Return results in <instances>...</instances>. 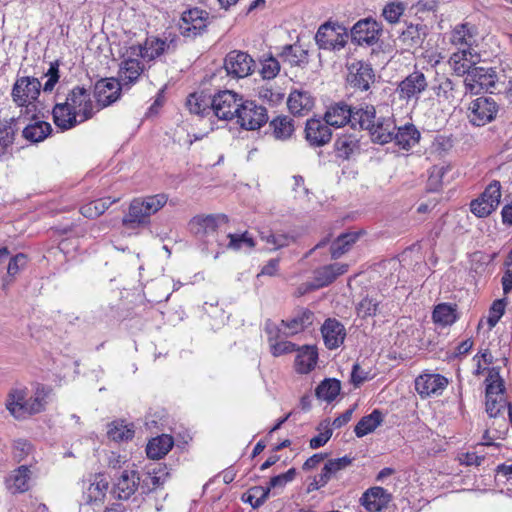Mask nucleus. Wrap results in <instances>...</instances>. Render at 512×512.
I'll return each instance as SVG.
<instances>
[{
    "instance_id": "3c124183",
    "label": "nucleus",
    "mask_w": 512,
    "mask_h": 512,
    "mask_svg": "<svg viewBox=\"0 0 512 512\" xmlns=\"http://www.w3.org/2000/svg\"><path fill=\"white\" fill-rule=\"evenodd\" d=\"M261 239L269 245L270 250H278L289 246L295 241V237L288 233L261 232Z\"/></svg>"
},
{
    "instance_id": "79ce46f5",
    "label": "nucleus",
    "mask_w": 512,
    "mask_h": 512,
    "mask_svg": "<svg viewBox=\"0 0 512 512\" xmlns=\"http://www.w3.org/2000/svg\"><path fill=\"white\" fill-rule=\"evenodd\" d=\"M52 132L50 123L34 120L23 129V137L30 142L37 143L46 139Z\"/></svg>"
},
{
    "instance_id": "2f4dec72",
    "label": "nucleus",
    "mask_w": 512,
    "mask_h": 512,
    "mask_svg": "<svg viewBox=\"0 0 512 512\" xmlns=\"http://www.w3.org/2000/svg\"><path fill=\"white\" fill-rule=\"evenodd\" d=\"M476 56L475 52L468 50L456 51L450 56L449 64L457 76H466L474 68Z\"/></svg>"
},
{
    "instance_id": "f257e3e1",
    "label": "nucleus",
    "mask_w": 512,
    "mask_h": 512,
    "mask_svg": "<svg viewBox=\"0 0 512 512\" xmlns=\"http://www.w3.org/2000/svg\"><path fill=\"white\" fill-rule=\"evenodd\" d=\"M56 98L52 115L55 125L61 130L74 128L94 115L91 93L84 86L73 87L63 99L57 93Z\"/></svg>"
},
{
    "instance_id": "37998d69",
    "label": "nucleus",
    "mask_w": 512,
    "mask_h": 512,
    "mask_svg": "<svg viewBox=\"0 0 512 512\" xmlns=\"http://www.w3.org/2000/svg\"><path fill=\"white\" fill-rule=\"evenodd\" d=\"M486 389H485V397L486 398H504V381L500 376L499 370L495 367L488 369V375L485 379Z\"/></svg>"
},
{
    "instance_id": "c03bdc74",
    "label": "nucleus",
    "mask_w": 512,
    "mask_h": 512,
    "mask_svg": "<svg viewBox=\"0 0 512 512\" xmlns=\"http://www.w3.org/2000/svg\"><path fill=\"white\" fill-rule=\"evenodd\" d=\"M383 422V414L375 409L369 415L362 417L356 424L354 432L358 438L373 432Z\"/></svg>"
},
{
    "instance_id": "de8ad7c7",
    "label": "nucleus",
    "mask_w": 512,
    "mask_h": 512,
    "mask_svg": "<svg viewBox=\"0 0 512 512\" xmlns=\"http://www.w3.org/2000/svg\"><path fill=\"white\" fill-rule=\"evenodd\" d=\"M134 425L124 421H114L108 426L107 435L116 442L131 440L134 437Z\"/></svg>"
},
{
    "instance_id": "f8f14e48",
    "label": "nucleus",
    "mask_w": 512,
    "mask_h": 512,
    "mask_svg": "<svg viewBox=\"0 0 512 512\" xmlns=\"http://www.w3.org/2000/svg\"><path fill=\"white\" fill-rule=\"evenodd\" d=\"M427 78L421 71H413L400 81L396 88V93L401 101L409 103L418 102L421 94L427 89Z\"/></svg>"
},
{
    "instance_id": "4c0bfd02",
    "label": "nucleus",
    "mask_w": 512,
    "mask_h": 512,
    "mask_svg": "<svg viewBox=\"0 0 512 512\" xmlns=\"http://www.w3.org/2000/svg\"><path fill=\"white\" fill-rule=\"evenodd\" d=\"M353 460L354 458L348 455H345L341 458L328 460L322 468L321 473L318 474L320 477V482L327 484L331 479L337 477V473L339 471L349 467Z\"/></svg>"
},
{
    "instance_id": "052dcab7",
    "label": "nucleus",
    "mask_w": 512,
    "mask_h": 512,
    "mask_svg": "<svg viewBox=\"0 0 512 512\" xmlns=\"http://www.w3.org/2000/svg\"><path fill=\"white\" fill-rule=\"evenodd\" d=\"M319 434L311 438L310 447L312 449H318L324 446L332 436V429L330 428L329 421L321 422L317 428Z\"/></svg>"
},
{
    "instance_id": "1a4fd4ad",
    "label": "nucleus",
    "mask_w": 512,
    "mask_h": 512,
    "mask_svg": "<svg viewBox=\"0 0 512 512\" xmlns=\"http://www.w3.org/2000/svg\"><path fill=\"white\" fill-rule=\"evenodd\" d=\"M209 23V13L196 7L182 13L178 26L183 37L194 39L206 31Z\"/></svg>"
},
{
    "instance_id": "ea45409f",
    "label": "nucleus",
    "mask_w": 512,
    "mask_h": 512,
    "mask_svg": "<svg viewBox=\"0 0 512 512\" xmlns=\"http://www.w3.org/2000/svg\"><path fill=\"white\" fill-rule=\"evenodd\" d=\"M269 127L272 129L274 138L283 141L289 139L295 130L293 119L286 115L272 119Z\"/></svg>"
},
{
    "instance_id": "9d476101",
    "label": "nucleus",
    "mask_w": 512,
    "mask_h": 512,
    "mask_svg": "<svg viewBox=\"0 0 512 512\" xmlns=\"http://www.w3.org/2000/svg\"><path fill=\"white\" fill-rule=\"evenodd\" d=\"M243 97L232 90H222L212 96V115L220 120L236 118Z\"/></svg>"
},
{
    "instance_id": "dca6fc26",
    "label": "nucleus",
    "mask_w": 512,
    "mask_h": 512,
    "mask_svg": "<svg viewBox=\"0 0 512 512\" xmlns=\"http://www.w3.org/2000/svg\"><path fill=\"white\" fill-rule=\"evenodd\" d=\"M347 82L354 89L367 91L375 81L371 65L365 61L355 60L348 64Z\"/></svg>"
},
{
    "instance_id": "2eb2a0df",
    "label": "nucleus",
    "mask_w": 512,
    "mask_h": 512,
    "mask_svg": "<svg viewBox=\"0 0 512 512\" xmlns=\"http://www.w3.org/2000/svg\"><path fill=\"white\" fill-rule=\"evenodd\" d=\"M255 67L252 57L243 51L233 50L224 59V68L227 74L233 78H245L249 76Z\"/></svg>"
},
{
    "instance_id": "f03ea898",
    "label": "nucleus",
    "mask_w": 512,
    "mask_h": 512,
    "mask_svg": "<svg viewBox=\"0 0 512 512\" xmlns=\"http://www.w3.org/2000/svg\"><path fill=\"white\" fill-rule=\"evenodd\" d=\"M167 201L168 197L163 193L133 199L122 219L123 226L136 229L148 225L150 217L163 208Z\"/></svg>"
},
{
    "instance_id": "412c9836",
    "label": "nucleus",
    "mask_w": 512,
    "mask_h": 512,
    "mask_svg": "<svg viewBox=\"0 0 512 512\" xmlns=\"http://www.w3.org/2000/svg\"><path fill=\"white\" fill-rule=\"evenodd\" d=\"M321 334L326 348L334 350L343 344L346 337V329L337 319L328 318L322 324Z\"/></svg>"
},
{
    "instance_id": "a19ab883",
    "label": "nucleus",
    "mask_w": 512,
    "mask_h": 512,
    "mask_svg": "<svg viewBox=\"0 0 512 512\" xmlns=\"http://www.w3.org/2000/svg\"><path fill=\"white\" fill-rule=\"evenodd\" d=\"M278 56L283 62H287L291 66H301L308 62L307 50L297 44H288L283 46Z\"/></svg>"
},
{
    "instance_id": "4be33fe9",
    "label": "nucleus",
    "mask_w": 512,
    "mask_h": 512,
    "mask_svg": "<svg viewBox=\"0 0 512 512\" xmlns=\"http://www.w3.org/2000/svg\"><path fill=\"white\" fill-rule=\"evenodd\" d=\"M125 56L118 73L121 86L134 84L144 72V65L136 55H130L127 49Z\"/></svg>"
},
{
    "instance_id": "6ab92c4d",
    "label": "nucleus",
    "mask_w": 512,
    "mask_h": 512,
    "mask_svg": "<svg viewBox=\"0 0 512 512\" xmlns=\"http://www.w3.org/2000/svg\"><path fill=\"white\" fill-rule=\"evenodd\" d=\"M447 385L448 379L440 374L423 373L415 379V389L422 398L441 395Z\"/></svg>"
},
{
    "instance_id": "49530a36",
    "label": "nucleus",
    "mask_w": 512,
    "mask_h": 512,
    "mask_svg": "<svg viewBox=\"0 0 512 512\" xmlns=\"http://www.w3.org/2000/svg\"><path fill=\"white\" fill-rule=\"evenodd\" d=\"M360 235L361 232H350L338 236L337 239L331 244V257L333 259H338L341 257L358 240Z\"/></svg>"
},
{
    "instance_id": "e433bc0d",
    "label": "nucleus",
    "mask_w": 512,
    "mask_h": 512,
    "mask_svg": "<svg viewBox=\"0 0 512 512\" xmlns=\"http://www.w3.org/2000/svg\"><path fill=\"white\" fill-rule=\"evenodd\" d=\"M174 441L170 435L162 434L151 439L146 447L147 456L151 459L163 458L173 447Z\"/></svg>"
},
{
    "instance_id": "20e7f679",
    "label": "nucleus",
    "mask_w": 512,
    "mask_h": 512,
    "mask_svg": "<svg viewBox=\"0 0 512 512\" xmlns=\"http://www.w3.org/2000/svg\"><path fill=\"white\" fill-rule=\"evenodd\" d=\"M179 38L176 34L168 33L165 38L150 36L143 45H132L128 48L130 55H136L147 61H152L164 53L174 52Z\"/></svg>"
},
{
    "instance_id": "6e6552de",
    "label": "nucleus",
    "mask_w": 512,
    "mask_h": 512,
    "mask_svg": "<svg viewBox=\"0 0 512 512\" xmlns=\"http://www.w3.org/2000/svg\"><path fill=\"white\" fill-rule=\"evenodd\" d=\"M236 119L241 128L257 130L267 123L268 114L264 106L252 100L242 99Z\"/></svg>"
},
{
    "instance_id": "4468645a",
    "label": "nucleus",
    "mask_w": 512,
    "mask_h": 512,
    "mask_svg": "<svg viewBox=\"0 0 512 512\" xmlns=\"http://www.w3.org/2000/svg\"><path fill=\"white\" fill-rule=\"evenodd\" d=\"M82 501L85 505L99 506L103 503L109 489V482L102 474L91 476L82 483Z\"/></svg>"
},
{
    "instance_id": "c756f323",
    "label": "nucleus",
    "mask_w": 512,
    "mask_h": 512,
    "mask_svg": "<svg viewBox=\"0 0 512 512\" xmlns=\"http://www.w3.org/2000/svg\"><path fill=\"white\" fill-rule=\"evenodd\" d=\"M32 472L27 465H21L6 479V486L12 493H23L29 490Z\"/></svg>"
},
{
    "instance_id": "c9c22d12",
    "label": "nucleus",
    "mask_w": 512,
    "mask_h": 512,
    "mask_svg": "<svg viewBox=\"0 0 512 512\" xmlns=\"http://www.w3.org/2000/svg\"><path fill=\"white\" fill-rule=\"evenodd\" d=\"M189 111L201 117L212 115V96L204 93H193L187 98Z\"/></svg>"
},
{
    "instance_id": "7ed1b4c3",
    "label": "nucleus",
    "mask_w": 512,
    "mask_h": 512,
    "mask_svg": "<svg viewBox=\"0 0 512 512\" xmlns=\"http://www.w3.org/2000/svg\"><path fill=\"white\" fill-rule=\"evenodd\" d=\"M228 223V217L224 214L207 215L205 217H194L190 222L191 231L202 240L206 246L217 243L223 247L222 234L220 229ZM208 247L203 248L207 250Z\"/></svg>"
},
{
    "instance_id": "603ef678",
    "label": "nucleus",
    "mask_w": 512,
    "mask_h": 512,
    "mask_svg": "<svg viewBox=\"0 0 512 512\" xmlns=\"http://www.w3.org/2000/svg\"><path fill=\"white\" fill-rule=\"evenodd\" d=\"M223 246H226L232 250H240L243 247H247L249 249L255 246L253 238H251L248 233H243L241 235L232 234V233H223Z\"/></svg>"
},
{
    "instance_id": "5fc2aeb1",
    "label": "nucleus",
    "mask_w": 512,
    "mask_h": 512,
    "mask_svg": "<svg viewBox=\"0 0 512 512\" xmlns=\"http://www.w3.org/2000/svg\"><path fill=\"white\" fill-rule=\"evenodd\" d=\"M432 318L442 326L452 325L457 320L456 310L451 305L442 303L435 307Z\"/></svg>"
},
{
    "instance_id": "0e129e2a",
    "label": "nucleus",
    "mask_w": 512,
    "mask_h": 512,
    "mask_svg": "<svg viewBox=\"0 0 512 512\" xmlns=\"http://www.w3.org/2000/svg\"><path fill=\"white\" fill-rule=\"evenodd\" d=\"M296 474V469L290 468L287 472L272 477L266 488H269V492L271 489L284 488L289 482L295 479Z\"/></svg>"
},
{
    "instance_id": "8fccbe9b",
    "label": "nucleus",
    "mask_w": 512,
    "mask_h": 512,
    "mask_svg": "<svg viewBox=\"0 0 512 512\" xmlns=\"http://www.w3.org/2000/svg\"><path fill=\"white\" fill-rule=\"evenodd\" d=\"M117 199L102 198L83 205L80 208L81 214L86 218H96L102 215Z\"/></svg>"
},
{
    "instance_id": "774afa93",
    "label": "nucleus",
    "mask_w": 512,
    "mask_h": 512,
    "mask_svg": "<svg viewBox=\"0 0 512 512\" xmlns=\"http://www.w3.org/2000/svg\"><path fill=\"white\" fill-rule=\"evenodd\" d=\"M470 210L475 216L484 218L489 216L495 210V208H493V204L485 203L480 196L479 198L471 201Z\"/></svg>"
},
{
    "instance_id": "5701e85b",
    "label": "nucleus",
    "mask_w": 512,
    "mask_h": 512,
    "mask_svg": "<svg viewBox=\"0 0 512 512\" xmlns=\"http://www.w3.org/2000/svg\"><path fill=\"white\" fill-rule=\"evenodd\" d=\"M394 130L396 123L392 117H375L368 133L373 143L384 145L392 142Z\"/></svg>"
},
{
    "instance_id": "7c9ffc66",
    "label": "nucleus",
    "mask_w": 512,
    "mask_h": 512,
    "mask_svg": "<svg viewBox=\"0 0 512 512\" xmlns=\"http://www.w3.org/2000/svg\"><path fill=\"white\" fill-rule=\"evenodd\" d=\"M376 117V110L373 105L360 104L352 107L350 125L352 128L367 130L370 128Z\"/></svg>"
},
{
    "instance_id": "473e14b6",
    "label": "nucleus",
    "mask_w": 512,
    "mask_h": 512,
    "mask_svg": "<svg viewBox=\"0 0 512 512\" xmlns=\"http://www.w3.org/2000/svg\"><path fill=\"white\" fill-rule=\"evenodd\" d=\"M287 105L293 115L302 116L313 108L314 100L308 92L293 91L288 97Z\"/></svg>"
},
{
    "instance_id": "13d9d810",
    "label": "nucleus",
    "mask_w": 512,
    "mask_h": 512,
    "mask_svg": "<svg viewBox=\"0 0 512 512\" xmlns=\"http://www.w3.org/2000/svg\"><path fill=\"white\" fill-rule=\"evenodd\" d=\"M269 488L263 486L252 487L243 501L249 503L253 508L262 506L269 497Z\"/></svg>"
},
{
    "instance_id": "680f3d73",
    "label": "nucleus",
    "mask_w": 512,
    "mask_h": 512,
    "mask_svg": "<svg viewBox=\"0 0 512 512\" xmlns=\"http://www.w3.org/2000/svg\"><path fill=\"white\" fill-rule=\"evenodd\" d=\"M487 204H493V208H497L501 198V185L499 181L491 182L484 192L480 195Z\"/></svg>"
},
{
    "instance_id": "09e8293b",
    "label": "nucleus",
    "mask_w": 512,
    "mask_h": 512,
    "mask_svg": "<svg viewBox=\"0 0 512 512\" xmlns=\"http://www.w3.org/2000/svg\"><path fill=\"white\" fill-rule=\"evenodd\" d=\"M486 412L490 417H504L508 415L509 420L512 422V406L505 398H486Z\"/></svg>"
},
{
    "instance_id": "393cba45",
    "label": "nucleus",
    "mask_w": 512,
    "mask_h": 512,
    "mask_svg": "<svg viewBox=\"0 0 512 512\" xmlns=\"http://www.w3.org/2000/svg\"><path fill=\"white\" fill-rule=\"evenodd\" d=\"M314 322V313L308 308H298L294 311L290 319L282 320L281 326L287 329L283 334L285 336H292L304 331L310 327Z\"/></svg>"
},
{
    "instance_id": "ddd939ff",
    "label": "nucleus",
    "mask_w": 512,
    "mask_h": 512,
    "mask_svg": "<svg viewBox=\"0 0 512 512\" xmlns=\"http://www.w3.org/2000/svg\"><path fill=\"white\" fill-rule=\"evenodd\" d=\"M140 477L137 470L129 468L119 470L114 474L112 494L120 500H128L138 489Z\"/></svg>"
},
{
    "instance_id": "e2e57ef3",
    "label": "nucleus",
    "mask_w": 512,
    "mask_h": 512,
    "mask_svg": "<svg viewBox=\"0 0 512 512\" xmlns=\"http://www.w3.org/2000/svg\"><path fill=\"white\" fill-rule=\"evenodd\" d=\"M378 306L379 302L376 299L365 297L357 305V315L361 318L375 316Z\"/></svg>"
},
{
    "instance_id": "f3484780",
    "label": "nucleus",
    "mask_w": 512,
    "mask_h": 512,
    "mask_svg": "<svg viewBox=\"0 0 512 512\" xmlns=\"http://www.w3.org/2000/svg\"><path fill=\"white\" fill-rule=\"evenodd\" d=\"M382 26L372 18L361 19L351 29V39L358 45H373L378 41Z\"/></svg>"
},
{
    "instance_id": "6e6d98bb",
    "label": "nucleus",
    "mask_w": 512,
    "mask_h": 512,
    "mask_svg": "<svg viewBox=\"0 0 512 512\" xmlns=\"http://www.w3.org/2000/svg\"><path fill=\"white\" fill-rule=\"evenodd\" d=\"M435 93L438 98L453 102L458 94V85L451 78L443 77L435 87Z\"/></svg>"
},
{
    "instance_id": "a18cd8bd",
    "label": "nucleus",
    "mask_w": 512,
    "mask_h": 512,
    "mask_svg": "<svg viewBox=\"0 0 512 512\" xmlns=\"http://www.w3.org/2000/svg\"><path fill=\"white\" fill-rule=\"evenodd\" d=\"M7 273L3 277V289H7L14 281L15 276L26 267L27 256L23 253H18L15 256L8 257L7 260Z\"/></svg>"
},
{
    "instance_id": "b1692460",
    "label": "nucleus",
    "mask_w": 512,
    "mask_h": 512,
    "mask_svg": "<svg viewBox=\"0 0 512 512\" xmlns=\"http://www.w3.org/2000/svg\"><path fill=\"white\" fill-rule=\"evenodd\" d=\"M477 42L476 28L469 24L463 23L457 25L451 34V43L457 48V51L468 50L474 52V45Z\"/></svg>"
},
{
    "instance_id": "9b49d317",
    "label": "nucleus",
    "mask_w": 512,
    "mask_h": 512,
    "mask_svg": "<svg viewBox=\"0 0 512 512\" xmlns=\"http://www.w3.org/2000/svg\"><path fill=\"white\" fill-rule=\"evenodd\" d=\"M468 117L472 125L481 127L492 122L499 111L498 103L492 97H478L468 108Z\"/></svg>"
},
{
    "instance_id": "f704fd0d",
    "label": "nucleus",
    "mask_w": 512,
    "mask_h": 512,
    "mask_svg": "<svg viewBox=\"0 0 512 512\" xmlns=\"http://www.w3.org/2000/svg\"><path fill=\"white\" fill-rule=\"evenodd\" d=\"M337 157L348 160L359 150V138L355 134H341L334 143Z\"/></svg>"
},
{
    "instance_id": "aec40b11",
    "label": "nucleus",
    "mask_w": 512,
    "mask_h": 512,
    "mask_svg": "<svg viewBox=\"0 0 512 512\" xmlns=\"http://www.w3.org/2000/svg\"><path fill=\"white\" fill-rule=\"evenodd\" d=\"M332 130L325 120L309 119L305 126V139L312 147H322L330 142Z\"/></svg>"
},
{
    "instance_id": "bb28decb",
    "label": "nucleus",
    "mask_w": 512,
    "mask_h": 512,
    "mask_svg": "<svg viewBox=\"0 0 512 512\" xmlns=\"http://www.w3.org/2000/svg\"><path fill=\"white\" fill-rule=\"evenodd\" d=\"M352 106L344 101L329 105L324 114V120L329 126L340 128L351 121Z\"/></svg>"
},
{
    "instance_id": "cd10ccee",
    "label": "nucleus",
    "mask_w": 512,
    "mask_h": 512,
    "mask_svg": "<svg viewBox=\"0 0 512 512\" xmlns=\"http://www.w3.org/2000/svg\"><path fill=\"white\" fill-rule=\"evenodd\" d=\"M420 132L412 123L397 127L392 136V142L402 150H410L420 140Z\"/></svg>"
},
{
    "instance_id": "69168bd1",
    "label": "nucleus",
    "mask_w": 512,
    "mask_h": 512,
    "mask_svg": "<svg viewBox=\"0 0 512 512\" xmlns=\"http://www.w3.org/2000/svg\"><path fill=\"white\" fill-rule=\"evenodd\" d=\"M59 60H55L50 63L49 69L45 73V76L48 77L47 81L44 84L43 90L44 92L53 91L55 85L59 81L60 71H59Z\"/></svg>"
},
{
    "instance_id": "a211bd4d",
    "label": "nucleus",
    "mask_w": 512,
    "mask_h": 512,
    "mask_svg": "<svg viewBox=\"0 0 512 512\" xmlns=\"http://www.w3.org/2000/svg\"><path fill=\"white\" fill-rule=\"evenodd\" d=\"M122 86L114 78L98 80L94 86V97L98 106L107 107L117 101L121 95Z\"/></svg>"
},
{
    "instance_id": "58836bf2",
    "label": "nucleus",
    "mask_w": 512,
    "mask_h": 512,
    "mask_svg": "<svg viewBox=\"0 0 512 512\" xmlns=\"http://www.w3.org/2000/svg\"><path fill=\"white\" fill-rule=\"evenodd\" d=\"M51 391L47 386L41 384L36 386L34 394L28 398L27 417L44 411Z\"/></svg>"
},
{
    "instance_id": "864d4df0",
    "label": "nucleus",
    "mask_w": 512,
    "mask_h": 512,
    "mask_svg": "<svg viewBox=\"0 0 512 512\" xmlns=\"http://www.w3.org/2000/svg\"><path fill=\"white\" fill-rule=\"evenodd\" d=\"M340 389V381L336 379H325L316 388V395L319 399L331 402L338 396Z\"/></svg>"
},
{
    "instance_id": "338daca9",
    "label": "nucleus",
    "mask_w": 512,
    "mask_h": 512,
    "mask_svg": "<svg viewBox=\"0 0 512 512\" xmlns=\"http://www.w3.org/2000/svg\"><path fill=\"white\" fill-rule=\"evenodd\" d=\"M446 172L444 167L434 166L429 174V178L427 181L428 190L431 192H436L442 187V178Z\"/></svg>"
},
{
    "instance_id": "72a5a7b5",
    "label": "nucleus",
    "mask_w": 512,
    "mask_h": 512,
    "mask_svg": "<svg viewBox=\"0 0 512 512\" xmlns=\"http://www.w3.org/2000/svg\"><path fill=\"white\" fill-rule=\"evenodd\" d=\"M318 360V352L314 346H304L298 350L295 358V369L298 373L307 374L314 369Z\"/></svg>"
},
{
    "instance_id": "c85d7f7f",
    "label": "nucleus",
    "mask_w": 512,
    "mask_h": 512,
    "mask_svg": "<svg viewBox=\"0 0 512 512\" xmlns=\"http://www.w3.org/2000/svg\"><path fill=\"white\" fill-rule=\"evenodd\" d=\"M27 402L28 391L26 388L12 389L7 396L6 408L16 419H24L27 417Z\"/></svg>"
},
{
    "instance_id": "bf43d9fd",
    "label": "nucleus",
    "mask_w": 512,
    "mask_h": 512,
    "mask_svg": "<svg viewBox=\"0 0 512 512\" xmlns=\"http://www.w3.org/2000/svg\"><path fill=\"white\" fill-rule=\"evenodd\" d=\"M421 29L418 25L410 24L401 33L399 40L408 47H414L422 42Z\"/></svg>"
},
{
    "instance_id": "39448f33",
    "label": "nucleus",
    "mask_w": 512,
    "mask_h": 512,
    "mask_svg": "<svg viewBox=\"0 0 512 512\" xmlns=\"http://www.w3.org/2000/svg\"><path fill=\"white\" fill-rule=\"evenodd\" d=\"M467 92L479 94L480 92L494 93L498 90V75L493 67L474 66L464 78Z\"/></svg>"
},
{
    "instance_id": "4d7b16f0",
    "label": "nucleus",
    "mask_w": 512,
    "mask_h": 512,
    "mask_svg": "<svg viewBox=\"0 0 512 512\" xmlns=\"http://www.w3.org/2000/svg\"><path fill=\"white\" fill-rule=\"evenodd\" d=\"M406 5L401 1H392L387 3L382 11V16L391 24L398 23L403 15Z\"/></svg>"
},
{
    "instance_id": "423d86ee",
    "label": "nucleus",
    "mask_w": 512,
    "mask_h": 512,
    "mask_svg": "<svg viewBox=\"0 0 512 512\" xmlns=\"http://www.w3.org/2000/svg\"><path fill=\"white\" fill-rule=\"evenodd\" d=\"M348 40L347 28L338 22H325L318 28L315 41L320 49L339 51Z\"/></svg>"
},
{
    "instance_id": "a878e982",
    "label": "nucleus",
    "mask_w": 512,
    "mask_h": 512,
    "mask_svg": "<svg viewBox=\"0 0 512 512\" xmlns=\"http://www.w3.org/2000/svg\"><path fill=\"white\" fill-rule=\"evenodd\" d=\"M392 500V495L382 487L376 486L366 490L360 501L369 512H380Z\"/></svg>"
},
{
    "instance_id": "0eeeda50",
    "label": "nucleus",
    "mask_w": 512,
    "mask_h": 512,
    "mask_svg": "<svg viewBox=\"0 0 512 512\" xmlns=\"http://www.w3.org/2000/svg\"><path fill=\"white\" fill-rule=\"evenodd\" d=\"M41 86V82L35 77H17L11 91L13 102L19 107H35L34 103L40 95Z\"/></svg>"
}]
</instances>
